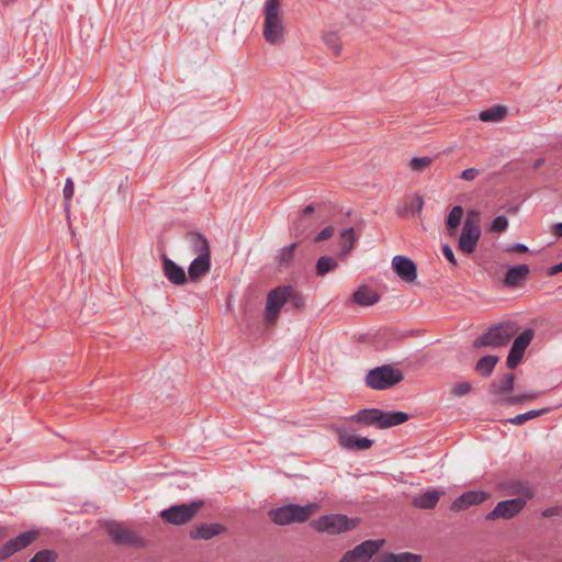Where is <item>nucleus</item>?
I'll list each match as a JSON object with an SVG mask.
<instances>
[{
    "mask_svg": "<svg viewBox=\"0 0 562 562\" xmlns=\"http://www.w3.org/2000/svg\"><path fill=\"white\" fill-rule=\"evenodd\" d=\"M282 0H266L263 5V29L262 34L267 43L279 45L285 34L283 21Z\"/></svg>",
    "mask_w": 562,
    "mask_h": 562,
    "instance_id": "obj_1",
    "label": "nucleus"
},
{
    "mask_svg": "<svg viewBox=\"0 0 562 562\" xmlns=\"http://www.w3.org/2000/svg\"><path fill=\"white\" fill-rule=\"evenodd\" d=\"M409 419L404 412H384L379 408H364L349 417L352 423L373 426L379 429H386L401 425Z\"/></svg>",
    "mask_w": 562,
    "mask_h": 562,
    "instance_id": "obj_2",
    "label": "nucleus"
},
{
    "mask_svg": "<svg viewBox=\"0 0 562 562\" xmlns=\"http://www.w3.org/2000/svg\"><path fill=\"white\" fill-rule=\"evenodd\" d=\"M513 486L515 487L513 494H518L522 497H515L498 502L494 509L486 515L487 520H495L498 518L510 519L515 517L526 506V499L533 496L532 490L520 482H515Z\"/></svg>",
    "mask_w": 562,
    "mask_h": 562,
    "instance_id": "obj_3",
    "label": "nucleus"
},
{
    "mask_svg": "<svg viewBox=\"0 0 562 562\" xmlns=\"http://www.w3.org/2000/svg\"><path fill=\"white\" fill-rule=\"evenodd\" d=\"M518 330V325L512 321L494 324L474 340L473 347L499 348L506 346Z\"/></svg>",
    "mask_w": 562,
    "mask_h": 562,
    "instance_id": "obj_4",
    "label": "nucleus"
},
{
    "mask_svg": "<svg viewBox=\"0 0 562 562\" xmlns=\"http://www.w3.org/2000/svg\"><path fill=\"white\" fill-rule=\"evenodd\" d=\"M316 504L301 506L297 504H286L281 507L269 510V518L279 526L293 522H305L314 514Z\"/></svg>",
    "mask_w": 562,
    "mask_h": 562,
    "instance_id": "obj_5",
    "label": "nucleus"
},
{
    "mask_svg": "<svg viewBox=\"0 0 562 562\" xmlns=\"http://www.w3.org/2000/svg\"><path fill=\"white\" fill-rule=\"evenodd\" d=\"M404 374L391 364L371 369L366 375V385L373 390H387L403 381Z\"/></svg>",
    "mask_w": 562,
    "mask_h": 562,
    "instance_id": "obj_6",
    "label": "nucleus"
},
{
    "mask_svg": "<svg viewBox=\"0 0 562 562\" xmlns=\"http://www.w3.org/2000/svg\"><path fill=\"white\" fill-rule=\"evenodd\" d=\"M204 506V501L195 499L190 503L170 506L160 513L164 522L180 526L190 522Z\"/></svg>",
    "mask_w": 562,
    "mask_h": 562,
    "instance_id": "obj_7",
    "label": "nucleus"
},
{
    "mask_svg": "<svg viewBox=\"0 0 562 562\" xmlns=\"http://www.w3.org/2000/svg\"><path fill=\"white\" fill-rule=\"evenodd\" d=\"M290 293V285H280L268 292L263 313L265 322L268 325L277 322L282 307L289 300Z\"/></svg>",
    "mask_w": 562,
    "mask_h": 562,
    "instance_id": "obj_8",
    "label": "nucleus"
},
{
    "mask_svg": "<svg viewBox=\"0 0 562 562\" xmlns=\"http://www.w3.org/2000/svg\"><path fill=\"white\" fill-rule=\"evenodd\" d=\"M105 531L115 546L140 549L145 547L144 539L135 531L119 522H109Z\"/></svg>",
    "mask_w": 562,
    "mask_h": 562,
    "instance_id": "obj_9",
    "label": "nucleus"
},
{
    "mask_svg": "<svg viewBox=\"0 0 562 562\" xmlns=\"http://www.w3.org/2000/svg\"><path fill=\"white\" fill-rule=\"evenodd\" d=\"M313 527L321 532H327L329 535H338L352 530L356 527L353 519H350L346 515L331 514L319 517L313 521Z\"/></svg>",
    "mask_w": 562,
    "mask_h": 562,
    "instance_id": "obj_10",
    "label": "nucleus"
},
{
    "mask_svg": "<svg viewBox=\"0 0 562 562\" xmlns=\"http://www.w3.org/2000/svg\"><path fill=\"white\" fill-rule=\"evenodd\" d=\"M384 544L383 539L366 540L347 551L340 562H368Z\"/></svg>",
    "mask_w": 562,
    "mask_h": 562,
    "instance_id": "obj_11",
    "label": "nucleus"
},
{
    "mask_svg": "<svg viewBox=\"0 0 562 562\" xmlns=\"http://www.w3.org/2000/svg\"><path fill=\"white\" fill-rule=\"evenodd\" d=\"M480 237V226L472 218L468 217L462 227L458 249L465 255H471L474 252Z\"/></svg>",
    "mask_w": 562,
    "mask_h": 562,
    "instance_id": "obj_12",
    "label": "nucleus"
},
{
    "mask_svg": "<svg viewBox=\"0 0 562 562\" xmlns=\"http://www.w3.org/2000/svg\"><path fill=\"white\" fill-rule=\"evenodd\" d=\"M38 537L37 530H29L21 532L15 538L9 539L0 548V561L7 560L14 553L25 549Z\"/></svg>",
    "mask_w": 562,
    "mask_h": 562,
    "instance_id": "obj_13",
    "label": "nucleus"
},
{
    "mask_svg": "<svg viewBox=\"0 0 562 562\" xmlns=\"http://www.w3.org/2000/svg\"><path fill=\"white\" fill-rule=\"evenodd\" d=\"M162 272L169 282L175 285H184L189 277L184 269L170 259L166 254L161 255Z\"/></svg>",
    "mask_w": 562,
    "mask_h": 562,
    "instance_id": "obj_14",
    "label": "nucleus"
},
{
    "mask_svg": "<svg viewBox=\"0 0 562 562\" xmlns=\"http://www.w3.org/2000/svg\"><path fill=\"white\" fill-rule=\"evenodd\" d=\"M392 267L395 273L405 282H413L417 278L415 262L405 256H395L392 259Z\"/></svg>",
    "mask_w": 562,
    "mask_h": 562,
    "instance_id": "obj_15",
    "label": "nucleus"
},
{
    "mask_svg": "<svg viewBox=\"0 0 562 562\" xmlns=\"http://www.w3.org/2000/svg\"><path fill=\"white\" fill-rule=\"evenodd\" d=\"M488 494L483 491H469L452 502L450 509L452 512L465 510L472 505H477L486 501Z\"/></svg>",
    "mask_w": 562,
    "mask_h": 562,
    "instance_id": "obj_16",
    "label": "nucleus"
},
{
    "mask_svg": "<svg viewBox=\"0 0 562 562\" xmlns=\"http://www.w3.org/2000/svg\"><path fill=\"white\" fill-rule=\"evenodd\" d=\"M211 270V255L200 254L190 263L188 269L189 280L198 282Z\"/></svg>",
    "mask_w": 562,
    "mask_h": 562,
    "instance_id": "obj_17",
    "label": "nucleus"
},
{
    "mask_svg": "<svg viewBox=\"0 0 562 562\" xmlns=\"http://www.w3.org/2000/svg\"><path fill=\"white\" fill-rule=\"evenodd\" d=\"M224 532H226V528L218 522L201 524L192 527L190 538L193 540H210Z\"/></svg>",
    "mask_w": 562,
    "mask_h": 562,
    "instance_id": "obj_18",
    "label": "nucleus"
},
{
    "mask_svg": "<svg viewBox=\"0 0 562 562\" xmlns=\"http://www.w3.org/2000/svg\"><path fill=\"white\" fill-rule=\"evenodd\" d=\"M338 439L340 446L349 450H367L373 446V440L351 435L345 430L338 431Z\"/></svg>",
    "mask_w": 562,
    "mask_h": 562,
    "instance_id": "obj_19",
    "label": "nucleus"
},
{
    "mask_svg": "<svg viewBox=\"0 0 562 562\" xmlns=\"http://www.w3.org/2000/svg\"><path fill=\"white\" fill-rule=\"evenodd\" d=\"M530 272L528 265L510 266L505 274L504 284L507 288L518 286L524 280L527 279Z\"/></svg>",
    "mask_w": 562,
    "mask_h": 562,
    "instance_id": "obj_20",
    "label": "nucleus"
},
{
    "mask_svg": "<svg viewBox=\"0 0 562 562\" xmlns=\"http://www.w3.org/2000/svg\"><path fill=\"white\" fill-rule=\"evenodd\" d=\"M442 493L436 490H427L424 493L415 496L412 501L414 507L419 509H434Z\"/></svg>",
    "mask_w": 562,
    "mask_h": 562,
    "instance_id": "obj_21",
    "label": "nucleus"
},
{
    "mask_svg": "<svg viewBox=\"0 0 562 562\" xmlns=\"http://www.w3.org/2000/svg\"><path fill=\"white\" fill-rule=\"evenodd\" d=\"M357 236L353 227L344 228L340 232L339 251L337 258L345 259L355 248Z\"/></svg>",
    "mask_w": 562,
    "mask_h": 562,
    "instance_id": "obj_22",
    "label": "nucleus"
},
{
    "mask_svg": "<svg viewBox=\"0 0 562 562\" xmlns=\"http://www.w3.org/2000/svg\"><path fill=\"white\" fill-rule=\"evenodd\" d=\"M515 375L512 372L503 374L498 380H494L490 385V392L494 395L509 394L514 389Z\"/></svg>",
    "mask_w": 562,
    "mask_h": 562,
    "instance_id": "obj_23",
    "label": "nucleus"
},
{
    "mask_svg": "<svg viewBox=\"0 0 562 562\" xmlns=\"http://www.w3.org/2000/svg\"><path fill=\"white\" fill-rule=\"evenodd\" d=\"M315 209L313 204L305 206L300 216L293 221L291 232L297 238H305L310 235V228L307 226H303L302 223L305 221V217L311 216L314 213Z\"/></svg>",
    "mask_w": 562,
    "mask_h": 562,
    "instance_id": "obj_24",
    "label": "nucleus"
},
{
    "mask_svg": "<svg viewBox=\"0 0 562 562\" xmlns=\"http://www.w3.org/2000/svg\"><path fill=\"white\" fill-rule=\"evenodd\" d=\"M187 241L190 244L192 250L200 255V254H206L211 255L210 244L209 240L204 235L198 232H189L186 235Z\"/></svg>",
    "mask_w": 562,
    "mask_h": 562,
    "instance_id": "obj_25",
    "label": "nucleus"
},
{
    "mask_svg": "<svg viewBox=\"0 0 562 562\" xmlns=\"http://www.w3.org/2000/svg\"><path fill=\"white\" fill-rule=\"evenodd\" d=\"M353 302L361 305V306H371L379 302L380 295L367 288V286H360L352 295Z\"/></svg>",
    "mask_w": 562,
    "mask_h": 562,
    "instance_id": "obj_26",
    "label": "nucleus"
},
{
    "mask_svg": "<svg viewBox=\"0 0 562 562\" xmlns=\"http://www.w3.org/2000/svg\"><path fill=\"white\" fill-rule=\"evenodd\" d=\"M497 361H498L497 356H492V355L484 356L479 359L474 369L480 375L487 378L492 374Z\"/></svg>",
    "mask_w": 562,
    "mask_h": 562,
    "instance_id": "obj_27",
    "label": "nucleus"
},
{
    "mask_svg": "<svg viewBox=\"0 0 562 562\" xmlns=\"http://www.w3.org/2000/svg\"><path fill=\"white\" fill-rule=\"evenodd\" d=\"M338 268L337 259L331 256H322L317 259L315 265L316 276L325 277L328 272L335 271Z\"/></svg>",
    "mask_w": 562,
    "mask_h": 562,
    "instance_id": "obj_28",
    "label": "nucleus"
},
{
    "mask_svg": "<svg viewBox=\"0 0 562 562\" xmlns=\"http://www.w3.org/2000/svg\"><path fill=\"white\" fill-rule=\"evenodd\" d=\"M422 555L411 552L386 553L379 558V562H420Z\"/></svg>",
    "mask_w": 562,
    "mask_h": 562,
    "instance_id": "obj_29",
    "label": "nucleus"
},
{
    "mask_svg": "<svg viewBox=\"0 0 562 562\" xmlns=\"http://www.w3.org/2000/svg\"><path fill=\"white\" fill-rule=\"evenodd\" d=\"M507 110L503 105H493L492 108L481 111L479 119L482 122H498L505 117Z\"/></svg>",
    "mask_w": 562,
    "mask_h": 562,
    "instance_id": "obj_30",
    "label": "nucleus"
},
{
    "mask_svg": "<svg viewBox=\"0 0 562 562\" xmlns=\"http://www.w3.org/2000/svg\"><path fill=\"white\" fill-rule=\"evenodd\" d=\"M464 214L463 207L460 205H456L449 212L446 220V227L450 235H453L461 223L462 216Z\"/></svg>",
    "mask_w": 562,
    "mask_h": 562,
    "instance_id": "obj_31",
    "label": "nucleus"
},
{
    "mask_svg": "<svg viewBox=\"0 0 562 562\" xmlns=\"http://www.w3.org/2000/svg\"><path fill=\"white\" fill-rule=\"evenodd\" d=\"M297 244L292 243L286 247L280 249V252L277 257V261L281 268H286L293 261L294 254L296 250Z\"/></svg>",
    "mask_w": 562,
    "mask_h": 562,
    "instance_id": "obj_32",
    "label": "nucleus"
},
{
    "mask_svg": "<svg viewBox=\"0 0 562 562\" xmlns=\"http://www.w3.org/2000/svg\"><path fill=\"white\" fill-rule=\"evenodd\" d=\"M290 291L291 293L286 303H289L293 310L302 312L306 305L304 295L300 291L295 290L292 285H290Z\"/></svg>",
    "mask_w": 562,
    "mask_h": 562,
    "instance_id": "obj_33",
    "label": "nucleus"
},
{
    "mask_svg": "<svg viewBox=\"0 0 562 562\" xmlns=\"http://www.w3.org/2000/svg\"><path fill=\"white\" fill-rule=\"evenodd\" d=\"M547 412H549V408L528 411L526 413L518 414L517 416L510 418L509 423L514 424V425H522L532 418H536V417H539V416L546 414Z\"/></svg>",
    "mask_w": 562,
    "mask_h": 562,
    "instance_id": "obj_34",
    "label": "nucleus"
},
{
    "mask_svg": "<svg viewBox=\"0 0 562 562\" xmlns=\"http://www.w3.org/2000/svg\"><path fill=\"white\" fill-rule=\"evenodd\" d=\"M535 330L532 328L525 329L521 334H519L515 339L512 346L515 348H519L524 352L526 351L527 347L530 345L531 340L533 339Z\"/></svg>",
    "mask_w": 562,
    "mask_h": 562,
    "instance_id": "obj_35",
    "label": "nucleus"
},
{
    "mask_svg": "<svg viewBox=\"0 0 562 562\" xmlns=\"http://www.w3.org/2000/svg\"><path fill=\"white\" fill-rule=\"evenodd\" d=\"M75 193V184L71 178H67L65 181L64 190H63V196H64V209L66 212V215L69 216L70 213V201Z\"/></svg>",
    "mask_w": 562,
    "mask_h": 562,
    "instance_id": "obj_36",
    "label": "nucleus"
},
{
    "mask_svg": "<svg viewBox=\"0 0 562 562\" xmlns=\"http://www.w3.org/2000/svg\"><path fill=\"white\" fill-rule=\"evenodd\" d=\"M324 43L327 47L331 48L336 56L341 52V43L336 32H328L323 36Z\"/></svg>",
    "mask_w": 562,
    "mask_h": 562,
    "instance_id": "obj_37",
    "label": "nucleus"
},
{
    "mask_svg": "<svg viewBox=\"0 0 562 562\" xmlns=\"http://www.w3.org/2000/svg\"><path fill=\"white\" fill-rule=\"evenodd\" d=\"M525 352L519 348L510 347L507 356L506 364L509 369H515L524 358Z\"/></svg>",
    "mask_w": 562,
    "mask_h": 562,
    "instance_id": "obj_38",
    "label": "nucleus"
},
{
    "mask_svg": "<svg viewBox=\"0 0 562 562\" xmlns=\"http://www.w3.org/2000/svg\"><path fill=\"white\" fill-rule=\"evenodd\" d=\"M57 553L54 550L44 549L35 553L29 562H56Z\"/></svg>",
    "mask_w": 562,
    "mask_h": 562,
    "instance_id": "obj_39",
    "label": "nucleus"
},
{
    "mask_svg": "<svg viewBox=\"0 0 562 562\" xmlns=\"http://www.w3.org/2000/svg\"><path fill=\"white\" fill-rule=\"evenodd\" d=\"M432 162L430 157H416L409 161V166L414 171L423 172Z\"/></svg>",
    "mask_w": 562,
    "mask_h": 562,
    "instance_id": "obj_40",
    "label": "nucleus"
},
{
    "mask_svg": "<svg viewBox=\"0 0 562 562\" xmlns=\"http://www.w3.org/2000/svg\"><path fill=\"white\" fill-rule=\"evenodd\" d=\"M507 227L508 218L505 215H498L493 220L490 231L493 233H503Z\"/></svg>",
    "mask_w": 562,
    "mask_h": 562,
    "instance_id": "obj_41",
    "label": "nucleus"
},
{
    "mask_svg": "<svg viewBox=\"0 0 562 562\" xmlns=\"http://www.w3.org/2000/svg\"><path fill=\"white\" fill-rule=\"evenodd\" d=\"M335 233V227L329 225V226H326L325 228H323L315 237H314V243H321V241H324V240H328L329 238L333 237Z\"/></svg>",
    "mask_w": 562,
    "mask_h": 562,
    "instance_id": "obj_42",
    "label": "nucleus"
},
{
    "mask_svg": "<svg viewBox=\"0 0 562 562\" xmlns=\"http://www.w3.org/2000/svg\"><path fill=\"white\" fill-rule=\"evenodd\" d=\"M472 387L469 382H461L453 386L452 394L456 396H463L471 392Z\"/></svg>",
    "mask_w": 562,
    "mask_h": 562,
    "instance_id": "obj_43",
    "label": "nucleus"
},
{
    "mask_svg": "<svg viewBox=\"0 0 562 562\" xmlns=\"http://www.w3.org/2000/svg\"><path fill=\"white\" fill-rule=\"evenodd\" d=\"M424 207V199L420 194H415L411 200V210L412 212L420 213Z\"/></svg>",
    "mask_w": 562,
    "mask_h": 562,
    "instance_id": "obj_44",
    "label": "nucleus"
},
{
    "mask_svg": "<svg viewBox=\"0 0 562 562\" xmlns=\"http://www.w3.org/2000/svg\"><path fill=\"white\" fill-rule=\"evenodd\" d=\"M480 175V170L476 168H468L463 170L460 178L464 181H472Z\"/></svg>",
    "mask_w": 562,
    "mask_h": 562,
    "instance_id": "obj_45",
    "label": "nucleus"
},
{
    "mask_svg": "<svg viewBox=\"0 0 562 562\" xmlns=\"http://www.w3.org/2000/svg\"><path fill=\"white\" fill-rule=\"evenodd\" d=\"M537 397V394H526V395H518V396H512L506 400V403L507 404H510V405H514V404H517V403H520V402H524V401H527V400H533Z\"/></svg>",
    "mask_w": 562,
    "mask_h": 562,
    "instance_id": "obj_46",
    "label": "nucleus"
},
{
    "mask_svg": "<svg viewBox=\"0 0 562 562\" xmlns=\"http://www.w3.org/2000/svg\"><path fill=\"white\" fill-rule=\"evenodd\" d=\"M442 254L445 256V258L452 265V266H457L458 262H457V259L454 257V254H453V250L452 248L449 246V245H443L442 246Z\"/></svg>",
    "mask_w": 562,
    "mask_h": 562,
    "instance_id": "obj_47",
    "label": "nucleus"
},
{
    "mask_svg": "<svg viewBox=\"0 0 562 562\" xmlns=\"http://www.w3.org/2000/svg\"><path fill=\"white\" fill-rule=\"evenodd\" d=\"M561 514H562V507L553 506V507L546 508L542 512V517L550 518V517H553V516H559Z\"/></svg>",
    "mask_w": 562,
    "mask_h": 562,
    "instance_id": "obj_48",
    "label": "nucleus"
},
{
    "mask_svg": "<svg viewBox=\"0 0 562 562\" xmlns=\"http://www.w3.org/2000/svg\"><path fill=\"white\" fill-rule=\"evenodd\" d=\"M528 250H529L528 247L524 244H513V245L508 246L506 249V251H508V252H519V254L527 252Z\"/></svg>",
    "mask_w": 562,
    "mask_h": 562,
    "instance_id": "obj_49",
    "label": "nucleus"
},
{
    "mask_svg": "<svg viewBox=\"0 0 562 562\" xmlns=\"http://www.w3.org/2000/svg\"><path fill=\"white\" fill-rule=\"evenodd\" d=\"M562 272V261L558 265H554L552 267H550L547 271V274L549 277H552V276H555L558 273Z\"/></svg>",
    "mask_w": 562,
    "mask_h": 562,
    "instance_id": "obj_50",
    "label": "nucleus"
},
{
    "mask_svg": "<svg viewBox=\"0 0 562 562\" xmlns=\"http://www.w3.org/2000/svg\"><path fill=\"white\" fill-rule=\"evenodd\" d=\"M552 234L555 235L558 238L562 237V222L557 223L552 226Z\"/></svg>",
    "mask_w": 562,
    "mask_h": 562,
    "instance_id": "obj_51",
    "label": "nucleus"
},
{
    "mask_svg": "<svg viewBox=\"0 0 562 562\" xmlns=\"http://www.w3.org/2000/svg\"><path fill=\"white\" fill-rule=\"evenodd\" d=\"M544 164V158H538L535 160L533 162V169H539L543 166Z\"/></svg>",
    "mask_w": 562,
    "mask_h": 562,
    "instance_id": "obj_52",
    "label": "nucleus"
},
{
    "mask_svg": "<svg viewBox=\"0 0 562 562\" xmlns=\"http://www.w3.org/2000/svg\"><path fill=\"white\" fill-rule=\"evenodd\" d=\"M302 225L307 226L310 228V233L312 232V224L310 223L307 217H305V221L302 223Z\"/></svg>",
    "mask_w": 562,
    "mask_h": 562,
    "instance_id": "obj_53",
    "label": "nucleus"
}]
</instances>
